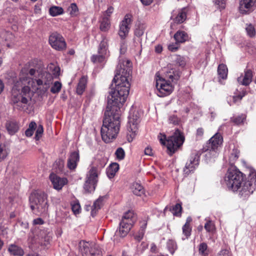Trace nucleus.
<instances>
[{
	"label": "nucleus",
	"instance_id": "10",
	"mask_svg": "<svg viewBox=\"0 0 256 256\" xmlns=\"http://www.w3.org/2000/svg\"><path fill=\"white\" fill-rule=\"evenodd\" d=\"M140 122V118L136 114H130L127 125L128 133L126 137L128 142L132 141L136 136L138 130V124Z\"/></svg>",
	"mask_w": 256,
	"mask_h": 256
},
{
	"label": "nucleus",
	"instance_id": "2",
	"mask_svg": "<svg viewBox=\"0 0 256 256\" xmlns=\"http://www.w3.org/2000/svg\"><path fill=\"white\" fill-rule=\"evenodd\" d=\"M33 80L24 74L22 72L12 90L11 102L14 108L22 110L29 100L30 88H33Z\"/></svg>",
	"mask_w": 256,
	"mask_h": 256
},
{
	"label": "nucleus",
	"instance_id": "16",
	"mask_svg": "<svg viewBox=\"0 0 256 256\" xmlns=\"http://www.w3.org/2000/svg\"><path fill=\"white\" fill-rule=\"evenodd\" d=\"M256 6V0H240L239 11L242 14H248L250 10Z\"/></svg>",
	"mask_w": 256,
	"mask_h": 256
},
{
	"label": "nucleus",
	"instance_id": "28",
	"mask_svg": "<svg viewBox=\"0 0 256 256\" xmlns=\"http://www.w3.org/2000/svg\"><path fill=\"white\" fill-rule=\"evenodd\" d=\"M87 84V78L85 76L82 77L78 84L76 88V93L80 95L85 90L86 85Z\"/></svg>",
	"mask_w": 256,
	"mask_h": 256
},
{
	"label": "nucleus",
	"instance_id": "47",
	"mask_svg": "<svg viewBox=\"0 0 256 256\" xmlns=\"http://www.w3.org/2000/svg\"><path fill=\"white\" fill-rule=\"evenodd\" d=\"M246 30L247 34L250 37H253L256 34L255 28L253 25L252 24H246Z\"/></svg>",
	"mask_w": 256,
	"mask_h": 256
},
{
	"label": "nucleus",
	"instance_id": "57",
	"mask_svg": "<svg viewBox=\"0 0 256 256\" xmlns=\"http://www.w3.org/2000/svg\"><path fill=\"white\" fill-rule=\"evenodd\" d=\"M214 226L211 221L206 222L204 224V228L208 232H212L214 230Z\"/></svg>",
	"mask_w": 256,
	"mask_h": 256
},
{
	"label": "nucleus",
	"instance_id": "6",
	"mask_svg": "<svg viewBox=\"0 0 256 256\" xmlns=\"http://www.w3.org/2000/svg\"><path fill=\"white\" fill-rule=\"evenodd\" d=\"M223 142V138L220 134L217 132L212 136L207 144V148H204L206 152V156L208 158L216 157L217 156V150Z\"/></svg>",
	"mask_w": 256,
	"mask_h": 256
},
{
	"label": "nucleus",
	"instance_id": "26",
	"mask_svg": "<svg viewBox=\"0 0 256 256\" xmlns=\"http://www.w3.org/2000/svg\"><path fill=\"white\" fill-rule=\"evenodd\" d=\"M119 170V165L117 163H112L106 169V174L110 178H113Z\"/></svg>",
	"mask_w": 256,
	"mask_h": 256
},
{
	"label": "nucleus",
	"instance_id": "23",
	"mask_svg": "<svg viewBox=\"0 0 256 256\" xmlns=\"http://www.w3.org/2000/svg\"><path fill=\"white\" fill-rule=\"evenodd\" d=\"M6 128L8 134L12 135L18 131L19 129V124L16 120H8L6 124Z\"/></svg>",
	"mask_w": 256,
	"mask_h": 256
},
{
	"label": "nucleus",
	"instance_id": "55",
	"mask_svg": "<svg viewBox=\"0 0 256 256\" xmlns=\"http://www.w3.org/2000/svg\"><path fill=\"white\" fill-rule=\"evenodd\" d=\"M180 120L176 115L170 116L168 118L169 123L174 124V125L178 124Z\"/></svg>",
	"mask_w": 256,
	"mask_h": 256
},
{
	"label": "nucleus",
	"instance_id": "60",
	"mask_svg": "<svg viewBox=\"0 0 256 256\" xmlns=\"http://www.w3.org/2000/svg\"><path fill=\"white\" fill-rule=\"evenodd\" d=\"M178 43H176V42L175 44H170L168 46V49L171 52H176L178 48Z\"/></svg>",
	"mask_w": 256,
	"mask_h": 256
},
{
	"label": "nucleus",
	"instance_id": "9",
	"mask_svg": "<svg viewBox=\"0 0 256 256\" xmlns=\"http://www.w3.org/2000/svg\"><path fill=\"white\" fill-rule=\"evenodd\" d=\"M135 220L136 218L132 212L129 211L124 214L120 223L118 233L120 236L124 237L127 234Z\"/></svg>",
	"mask_w": 256,
	"mask_h": 256
},
{
	"label": "nucleus",
	"instance_id": "8",
	"mask_svg": "<svg viewBox=\"0 0 256 256\" xmlns=\"http://www.w3.org/2000/svg\"><path fill=\"white\" fill-rule=\"evenodd\" d=\"M100 172L95 167H91L87 174L84 188L86 192H94L98 182V176Z\"/></svg>",
	"mask_w": 256,
	"mask_h": 256
},
{
	"label": "nucleus",
	"instance_id": "24",
	"mask_svg": "<svg viewBox=\"0 0 256 256\" xmlns=\"http://www.w3.org/2000/svg\"><path fill=\"white\" fill-rule=\"evenodd\" d=\"M102 199L103 198H99L94 202L92 206H86V208L87 210H88L89 208L91 209V216H94L97 212L100 209Z\"/></svg>",
	"mask_w": 256,
	"mask_h": 256
},
{
	"label": "nucleus",
	"instance_id": "29",
	"mask_svg": "<svg viewBox=\"0 0 256 256\" xmlns=\"http://www.w3.org/2000/svg\"><path fill=\"white\" fill-rule=\"evenodd\" d=\"M132 192L138 196H141L144 194V190L143 186L138 182H134L131 187Z\"/></svg>",
	"mask_w": 256,
	"mask_h": 256
},
{
	"label": "nucleus",
	"instance_id": "3",
	"mask_svg": "<svg viewBox=\"0 0 256 256\" xmlns=\"http://www.w3.org/2000/svg\"><path fill=\"white\" fill-rule=\"evenodd\" d=\"M30 208L34 214H45L48 212V206L47 196L43 192L35 190L29 197Z\"/></svg>",
	"mask_w": 256,
	"mask_h": 256
},
{
	"label": "nucleus",
	"instance_id": "35",
	"mask_svg": "<svg viewBox=\"0 0 256 256\" xmlns=\"http://www.w3.org/2000/svg\"><path fill=\"white\" fill-rule=\"evenodd\" d=\"M67 13L71 16H78V8L75 3H72L67 8Z\"/></svg>",
	"mask_w": 256,
	"mask_h": 256
},
{
	"label": "nucleus",
	"instance_id": "39",
	"mask_svg": "<svg viewBox=\"0 0 256 256\" xmlns=\"http://www.w3.org/2000/svg\"><path fill=\"white\" fill-rule=\"evenodd\" d=\"M246 119V116L244 114H242L236 117H233L231 118L232 122L236 125H239L244 123Z\"/></svg>",
	"mask_w": 256,
	"mask_h": 256
},
{
	"label": "nucleus",
	"instance_id": "50",
	"mask_svg": "<svg viewBox=\"0 0 256 256\" xmlns=\"http://www.w3.org/2000/svg\"><path fill=\"white\" fill-rule=\"evenodd\" d=\"M192 10L188 8H182L178 14L177 16H186L187 15L193 14L191 12Z\"/></svg>",
	"mask_w": 256,
	"mask_h": 256
},
{
	"label": "nucleus",
	"instance_id": "38",
	"mask_svg": "<svg viewBox=\"0 0 256 256\" xmlns=\"http://www.w3.org/2000/svg\"><path fill=\"white\" fill-rule=\"evenodd\" d=\"M88 256H102V252L99 246L95 244L92 246Z\"/></svg>",
	"mask_w": 256,
	"mask_h": 256
},
{
	"label": "nucleus",
	"instance_id": "33",
	"mask_svg": "<svg viewBox=\"0 0 256 256\" xmlns=\"http://www.w3.org/2000/svg\"><path fill=\"white\" fill-rule=\"evenodd\" d=\"M166 248L170 253L173 254L178 248V246L175 240H168L166 244Z\"/></svg>",
	"mask_w": 256,
	"mask_h": 256
},
{
	"label": "nucleus",
	"instance_id": "22",
	"mask_svg": "<svg viewBox=\"0 0 256 256\" xmlns=\"http://www.w3.org/2000/svg\"><path fill=\"white\" fill-rule=\"evenodd\" d=\"M95 244H90L84 240L80 241L78 244L79 250L82 256H88L92 246Z\"/></svg>",
	"mask_w": 256,
	"mask_h": 256
},
{
	"label": "nucleus",
	"instance_id": "18",
	"mask_svg": "<svg viewBox=\"0 0 256 256\" xmlns=\"http://www.w3.org/2000/svg\"><path fill=\"white\" fill-rule=\"evenodd\" d=\"M252 70L247 69L244 71V74H242L237 78L238 82L243 86H247L252 81Z\"/></svg>",
	"mask_w": 256,
	"mask_h": 256
},
{
	"label": "nucleus",
	"instance_id": "51",
	"mask_svg": "<svg viewBox=\"0 0 256 256\" xmlns=\"http://www.w3.org/2000/svg\"><path fill=\"white\" fill-rule=\"evenodd\" d=\"M174 61L177 64L181 66H184L186 64L184 58L180 56H176L174 58Z\"/></svg>",
	"mask_w": 256,
	"mask_h": 256
},
{
	"label": "nucleus",
	"instance_id": "14",
	"mask_svg": "<svg viewBox=\"0 0 256 256\" xmlns=\"http://www.w3.org/2000/svg\"><path fill=\"white\" fill-rule=\"evenodd\" d=\"M132 20V17H125L119 25L118 34L121 39L124 40L128 36Z\"/></svg>",
	"mask_w": 256,
	"mask_h": 256
},
{
	"label": "nucleus",
	"instance_id": "30",
	"mask_svg": "<svg viewBox=\"0 0 256 256\" xmlns=\"http://www.w3.org/2000/svg\"><path fill=\"white\" fill-rule=\"evenodd\" d=\"M100 28L102 31H108L110 26V20L108 17H102L100 20Z\"/></svg>",
	"mask_w": 256,
	"mask_h": 256
},
{
	"label": "nucleus",
	"instance_id": "42",
	"mask_svg": "<svg viewBox=\"0 0 256 256\" xmlns=\"http://www.w3.org/2000/svg\"><path fill=\"white\" fill-rule=\"evenodd\" d=\"M62 87V83L58 81H56L50 88V92L54 94L58 93Z\"/></svg>",
	"mask_w": 256,
	"mask_h": 256
},
{
	"label": "nucleus",
	"instance_id": "21",
	"mask_svg": "<svg viewBox=\"0 0 256 256\" xmlns=\"http://www.w3.org/2000/svg\"><path fill=\"white\" fill-rule=\"evenodd\" d=\"M79 154L76 152H72L68 160V167L70 170H74L77 166L78 162L79 161Z\"/></svg>",
	"mask_w": 256,
	"mask_h": 256
},
{
	"label": "nucleus",
	"instance_id": "32",
	"mask_svg": "<svg viewBox=\"0 0 256 256\" xmlns=\"http://www.w3.org/2000/svg\"><path fill=\"white\" fill-rule=\"evenodd\" d=\"M108 40L106 38H104L99 45L98 53L107 56L108 53Z\"/></svg>",
	"mask_w": 256,
	"mask_h": 256
},
{
	"label": "nucleus",
	"instance_id": "11",
	"mask_svg": "<svg viewBox=\"0 0 256 256\" xmlns=\"http://www.w3.org/2000/svg\"><path fill=\"white\" fill-rule=\"evenodd\" d=\"M156 86L159 92V96H164L170 94L172 90L173 87L171 82L160 77L158 73L156 74Z\"/></svg>",
	"mask_w": 256,
	"mask_h": 256
},
{
	"label": "nucleus",
	"instance_id": "46",
	"mask_svg": "<svg viewBox=\"0 0 256 256\" xmlns=\"http://www.w3.org/2000/svg\"><path fill=\"white\" fill-rule=\"evenodd\" d=\"M182 206L180 204H176L172 208H170V210L172 214L176 216H178L181 214Z\"/></svg>",
	"mask_w": 256,
	"mask_h": 256
},
{
	"label": "nucleus",
	"instance_id": "59",
	"mask_svg": "<svg viewBox=\"0 0 256 256\" xmlns=\"http://www.w3.org/2000/svg\"><path fill=\"white\" fill-rule=\"evenodd\" d=\"M127 49L126 43V41L122 39V42H120V54H124Z\"/></svg>",
	"mask_w": 256,
	"mask_h": 256
},
{
	"label": "nucleus",
	"instance_id": "15",
	"mask_svg": "<svg viewBox=\"0 0 256 256\" xmlns=\"http://www.w3.org/2000/svg\"><path fill=\"white\" fill-rule=\"evenodd\" d=\"M199 164V156L198 154H192L189 160L186 162L184 172L186 174H189L193 172Z\"/></svg>",
	"mask_w": 256,
	"mask_h": 256
},
{
	"label": "nucleus",
	"instance_id": "45",
	"mask_svg": "<svg viewBox=\"0 0 256 256\" xmlns=\"http://www.w3.org/2000/svg\"><path fill=\"white\" fill-rule=\"evenodd\" d=\"M214 2L220 10H224L226 8L227 0H214Z\"/></svg>",
	"mask_w": 256,
	"mask_h": 256
},
{
	"label": "nucleus",
	"instance_id": "58",
	"mask_svg": "<svg viewBox=\"0 0 256 256\" xmlns=\"http://www.w3.org/2000/svg\"><path fill=\"white\" fill-rule=\"evenodd\" d=\"M186 17H175L173 19V23L172 24V26H174V24H180L182 23L185 21Z\"/></svg>",
	"mask_w": 256,
	"mask_h": 256
},
{
	"label": "nucleus",
	"instance_id": "34",
	"mask_svg": "<svg viewBox=\"0 0 256 256\" xmlns=\"http://www.w3.org/2000/svg\"><path fill=\"white\" fill-rule=\"evenodd\" d=\"M63 12V8L58 6H52L49 10V13L51 16L60 15L62 14Z\"/></svg>",
	"mask_w": 256,
	"mask_h": 256
},
{
	"label": "nucleus",
	"instance_id": "25",
	"mask_svg": "<svg viewBox=\"0 0 256 256\" xmlns=\"http://www.w3.org/2000/svg\"><path fill=\"white\" fill-rule=\"evenodd\" d=\"M174 38L176 43H184L188 40V36L184 31L178 30L174 35Z\"/></svg>",
	"mask_w": 256,
	"mask_h": 256
},
{
	"label": "nucleus",
	"instance_id": "40",
	"mask_svg": "<svg viewBox=\"0 0 256 256\" xmlns=\"http://www.w3.org/2000/svg\"><path fill=\"white\" fill-rule=\"evenodd\" d=\"M8 154V150L4 144H0V162L4 160Z\"/></svg>",
	"mask_w": 256,
	"mask_h": 256
},
{
	"label": "nucleus",
	"instance_id": "17",
	"mask_svg": "<svg viewBox=\"0 0 256 256\" xmlns=\"http://www.w3.org/2000/svg\"><path fill=\"white\" fill-rule=\"evenodd\" d=\"M50 178L54 188L56 190H61L68 182V180L66 178H60L54 174H50Z\"/></svg>",
	"mask_w": 256,
	"mask_h": 256
},
{
	"label": "nucleus",
	"instance_id": "1",
	"mask_svg": "<svg viewBox=\"0 0 256 256\" xmlns=\"http://www.w3.org/2000/svg\"><path fill=\"white\" fill-rule=\"evenodd\" d=\"M132 64L128 60L120 59L113 82L116 90L110 92L108 96V106L101 128L102 140L106 143L112 142L117 136L120 128V106L126 101L129 94Z\"/></svg>",
	"mask_w": 256,
	"mask_h": 256
},
{
	"label": "nucleus",
	"instance_id": "48",
	"mask_svg": "<svg viewBox=\"0 0 256 256\" xmlns=\"http://www.w3.org/2000/svg\"><path fill=\"white\" fill-rule=\"evenodd\" d=\"M115 155L118 160H122L125 156V152L122 148H118L115 152Z\"/></svg>",
	"mask_w": 256,
	"mask_h": 256
},
{
	"label": "nucleus",
	"instance_id": "63",
	"mask_svg": "<svg viewBox=\"0 0 256 256\" xmlns=\"http://www.w3.org/2000/svg\"><path fill=\"white\" fill-rule=\"evenodd\" d=\"M204 133V129L202 128H198L196 130V136L197 137L201 138L202 136Z\"/></svg>",
	"mask_w": 256,
	"mask_h": 256
},
{
	"label": "nucleus",
	"instance_id": "31",
	"mask_svg": "<svg viewBox=\"0 0 256 256\" xmlns=\"http://www.w3.org/2000/svg\"><path fill=\"white\" fill-rule=\"evenodd\" d=\"M228 68L226 65L220 64L218 68V73L219 77L223 80L226 79L228 76Z\"/></svg>",
	"mask_w": 256,
	"mask_h": 256
},
{
	"label": "nucleus",
	"instance_id": "5",
	"mask_svg": "<svg viewBox=\"0 0 256 256\" xmlns=\"http://www.w3.org/2000/svg\"><path fill=\"white\" fill-rule=\"evenodd\" d=\"M248 180L244 181L238 188L239 196L243 200L247 198L256 188V173L252 172L248 176Z\"/></svg>",
	"mask_w": 256,
	"mask_h": 256
},
{
	"label": "nucleus",
	"instance_id": "27",
	"mask_svg": "<svg viewBox=\"0 0 256 256\" xmlns=\"http://www.w3.org/2000/svg\"><path fill=\"white\" fill-rule=\"evenodd\" d=\"M192 221L190 218H188L186 220V222L182 226V233L184 236V238H182V240L188 238L191 234L192 228L190 226V222Z\"/></svg>",
	"mask_w": 256,
	"mask_h": 256
},
{
	"label": "nucleus",
	"instance_id": "64",
	"mask_svg": "<svg viewBox=\"0 0 256 256\" xmlns=\"http://www.w3.org/2000/svg\"><path fill=\"white\" fill-rule=\"evenodd\" d=\"M144 154L146 155L152 156L153 154L152 148L150 147H147L144 150Z\"/></svg>",
	"mask_w": 256,
	"mask_h": 256
},
{
	"label": "nucleus",
	"instance_id": "4",
	"mask_svg": "<svg viewBox=\"0 0 256 256\" xmlns=\"http://www.w3.org/2000/svg\"><path fill=\"white\" fill-rule=\"evenodd\" d=\"M225 180L229 189L237 191L244 182V176L238 170L231 169L228 170Z\"/></svg>",
	"mask_w": 256,
	"mask_h": 256
},
{
	"label": "nucleus",
	"instance_id": "13",
	"mask_svg": "<svg viewBox=\"0 0 256 256\" xmlns=\"http://www.w3.org/2000/svg\"><path fill=\"white\" fill-rule=\"evenodd\" d=\"M51 46L58 50H62L66 48V43L63 37L57 32L52 34L49 38Z\"/></svg>",
	"mask_w": 256,
	"mask_h": 256
},
{
	"label": "nucleus",
	"instance_id": "7",
	"mask_svg": "<svg viewBox=\"0 0 256 256\" xmlns=\"http://www.w3.org/2000/svg\"><path fill=\"white\" fill-rule=\"evenodd\" d=\"M184 141V137L182 132L178 129L176 130L174 134L169 136L166 140V147L169 151L168 154L172 155L180 148Z\"/></svg>",
	"mask_w": 256,
	"mask_h": 256
},
{
	"label": "nucleus",
	"instance_id": "41",
	"mask_svg": "<svg viewBox=\"0 0 256 256\" xmlns=\"http://www.w3.org/2000/svg\"><path fill=\"white\" fill-rule=\"evenodd\" d=\"M106 56V55L98 53V54L93 55L91 57V60L94 63L102 62L104 60Z\"/></svg>",
	"mask_w": 256,
	"mask_h": 256
},
{
	"label": "nucleus",
	"instance_id": "49",
	"mask_svg": "<svg viewBox=\"0 0 256 256\" xmlns=\"http://www.w3.org/2000/svg\"><path fill=\"white\" fill-rule=\"evenodd\" d=\"M22 72H24V74L27 76H28L29 78H30V77L28 76V74L30 76H34L36 74V73H38V74H40L38 72H36V70H34V68L30 69L29 72H28V73L26 70L23 69V70H22L20 74H22ZM31 79H32L33 80L34 82V84H33V87H34V84H35V82H34V78H31Z\"/></svg>",
	"mask_w": 256,
	"mask_h": 256
},
{
	"label": "nucleus",
	"instance_id": "54",
	"mask_svg": "<svg viewBox=\"0 0 256 256\" xmlns=\"http://www.w3.org/2000/svg\"><path fill=\"white\" fill-rule=\"evenodd\" d=\"M144 234V228L140 229L138 232L134 236V239L138 241H140L143 238Z\"/></svg>",
	"mask_w": 256,
	"mask_h": 256
},
{
	"label": "nucleus",
	"instance_id": "36",
	"mask_svg": "<svg viewBox=\"0 0 256 256\" xmlns=\"http://www.w3.org/2000/svg\"><path fill=\"white\" fill-rule=\"evenodd\" d=\"M146 26L143 24H138L136 25V28L134 30V36L140 38L143 35Z\"/></svg>",
	"mask_w": 256,
	"mask_h": 256
},
{
	"label": "nucleus",
	"instance_id": "12",
	"mask_svg": "<svg viewBox=\"0 0 256 256\" xmlns=\"http://www.w3.org/2000/svg\"><path fill=\"white\" fill-rule=\"evenodd\" d=\"M53 80L52 75L46 72L38 74L37 79H35L38 88L36 89L40 90L43 92H46L49 88L50 84Z\"/></svg>",
	"mask_w": 256,
	"mask_h": 256
},
{
	"label": "nucleus",
	"instance_id": "56",
	"mask_svg": "<svg viewBox=\"0 0 256 256\" xmlns=\"http://www.w3.org/2000/svg\"><path fill=\"white\" fill-rule=\"evenodd\" d=\"M106 163L104 160H98V163L96 166H92V167H95V168L99 170L100 172L102 169L105 166Z\"/></svg>",
	"mask_w": 256,
	"mask_h": 256
},
{
	"label": "nucleus",
	"instance_id": "20",
	"mask_svg": "<svg viewBox=\"0 0 256 256\" xmlns=\"http://www.w3.org/2000/svg\"><path fill=\"white\" fill-rule=\"evenodd\" d=\"M8 251L12 256H23L24 252L23 248L16 244H11L8 246Z\"/></svg>",
	"mask_w": 256,
	"mask_h": 256
},
{
	"label": "nucleus",
	"instance_id": "62",
	"mask_svg": "<svg viewBox=\"0 0 256 256\" xmlns=\"http://www.w3.org/2000/svg\"><path fill=\"white\" fill-rule=\"evenodd\" d=\"M218 256H230L229 250L226 249L222 250L218 254Z\"/></svg>",
	"mask_w": 256,
	"mask_h": 256
},
{
	"label": "nucleus",
	"instance_id": "44",
	"mask_svg": "<svg viewBox=\"0 0 256 256\" xmlns=\"http://www.w3.org/2000/svg\"><path fill=\"white\" fill-rule=\"evenodd\" d=\"M0 36L5 41H10L14 38L12 32L6 30H2L0 34Z\"/></svg>",
	"mask_w": 256,
	"mask_h": 256
},
{
	"label": "nucleus",
	"instance_id": "19",
	"mask_svg": "<svg viewBox=\"0 0 256 256\" xmlns=\"http://www.w3.org/2000/svg\"><path fill=\"white\" fill-rule=\"evenodd\" d=\"M180 77V72L174 68H171L165 73L164 78L169 82L176 83Z\"/></svg>",
	"mask_w": 256,
	"mask_h": 256
},
{
	"label": "nucleus",
	"instance_id": "52",
	"mask_svg": "<svg viewBox=\"0 0 256 256\" xmlns=\"http://www.w3.org/2000/svg\"><path fill=\"white\" fill-rule=\"evenodd\" d=\"M44 132V128L42 125L40 124L36 130V134H35V139L36 140H40V138L42 137V134Z\"/></svg>",
	"mask_w": 256,
	"mask_h": 256
},
{
	"label": "nucleus",
	"instance_id": "53",
	"mask_svg": "<svg viewBox=\"0 0 256 256\" xmlns=\"http://www.w3.org/2000/svg\"><path fill=\"white\" fill-rule=\"evenodd\" d=\"M72 210L75 214H78L81 210L79 203L75 202L72 204Z\"/></svg>",
	"mask_w": 256,
	"mask_h": 256
},
{
	"label": "nucleus",
	"instance_id": "43",
	"mask_svg": "<svg viewBox=\"0 0 256 256\" xmlns=\"http://www.w3.org/2000/svg\"><path fill=\"white\" fill-rule=\"evenodd\" d=\"M36 123L34 122H32L28 126V128L26 130L25 134L26 136L30 137L32 136L34 131L36 128Z\"/></svg>",
	"mask_w": 256,
	"mask_h": 256
},
{
	"label": "nucleus",
	"instance_id": "61",
	"mask_svg": "<svg viewBox=\"0 0 256 256\" xmlns=\"http://www.w3.org/2000/svg\"><path fill=\"white\" fill-rule=\"evenodd\" d=\"M208 248L207 244L205 243H202L199 246V252L202 254H204L205 251Z\"/></svg>",
	"mask_w": 256,
	"mask_h": 256
},
{
	"label": "nucleus",
	"instance_id": "37",
	"mask_svg": "<svg viewBox=\"0 0 256 256\" xmlns=\"http://www.w3.org/2000/svg\"><path fill=\"white\" fill-rule=\"evenodd\" d=\"M240 156V151L237 148H234L230 152L229 160L231 164H234L238 159Z\"/></svg>",
	"mask_w": 256,
	"mask_h": 256
}]
</instances>
